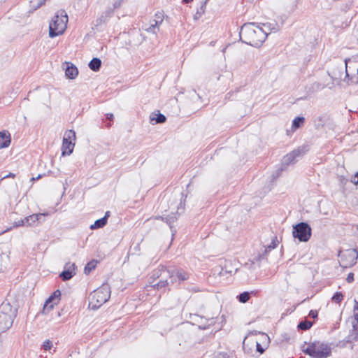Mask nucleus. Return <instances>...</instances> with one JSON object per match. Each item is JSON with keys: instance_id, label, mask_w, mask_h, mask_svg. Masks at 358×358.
Listing matches in <instances>:
<instances>
[{"instance_id": "nucleus-26", "label": "nucleus", "mask_w": 358, "mask_h": 358, "mask_svg": "<svg viewBox=\"0 0 358 358\" xmlns=\"http://www.w3.org/2000/svg\"><path fill=\"white\" fill-rule=\"evenodd\" d=\"M46 1L47 0H31L30 1L31 6L34 10H36L45 4Z\"/></svg>"}, {"instance_id": "nucleus-4", "label": "nucleus", "mask_w": 358, "mask_h": 358, "mask_svg": "<svg viewBox=\"0 0 358 358\" xmlns=\"http://www.w3.org/2000/svg\"><path fill=\"white\" fill-rule=\"evenodd\" d=\"M110 296V289L108 284H103L93 291L89 296V308L96 310L108 301Z\"/></svg>"}, {"instance_id": "nucleus-36", "label": "nucleus", "mask_w": 358, "mask_h": 358, "mask_svg": "<svg viewBox=\"0 0 358 358\" xmlns=\"http://www.w3.org/2000/svg\"><path fill=\"white\" fill-rule=\"evenodd\" d=\"M256 347H257V351L259 352L260 354H262L264 352L265 350H264V348H263L262 347L260 343H257Z\"/></svg>"}, {"instance_id": "nucleus-17", "label": "nucleus", "mask_w": 358, "mask_h": 358, "mask_svg": "<svg viewBox=\"0 0 358 358\" xmlns=\"http://www.w3.org/2000/svg\"><path fill=\"white\" fill-rule=\"evenodd\" d=\"M78 69L72 64L69 65V63H68L65 71L66 76L69 79H74L78 76Z\"/></svg>"}, {"instance_id": "nucleus-44", "label": "nucleus", "mask_w": 358, "mask_h": 358, "mask_svg": "<svg viewBox=\"0 0 358 358\" xmlns=\"http://www.w3.org/2000/svg\"><path fill=\"white\" fill-rule=\"evenodd\" d=\"M153 219H155V220H161L164 221V217L156 216V217H154Z\"/></svg>"}, {"instance_id": "nucleus-54", "label": "nucleus", "mask_w": 358, "mask_h": 358, "mask_svg": "<svg viewBox=\"0 0 358 358\" xmlns=\"http://www.w3.org/2000/svg\"><path fill=\"white\" fill-rule=\"evenodd\" d=\"M357 73H358V69H357Z\"/></svg>"}, {"instance_id": "nucleus-29", "label": "nucleus", "mask_w": 358, "mask_h": 358, "mask_svg": "<svg viewBox=\"0 0 358 358\" xmlns=\"http://www.w3.org/2000/svg\"><path fill=\"white\" fill-rule=\"evenodd\" d=\"M250 295L249 292H244L240 294L238 296V300L241 303H246L250 299Z\"/></svg>"}, {"instance_id": "nucleus-39", "label": "nucleus", "mask_w": 358, "mask_h": 358, "mask_svg": "<svg viewBox=\"0 0 358 358\" xmlns=\"http://www.w3.org/2000/svg\"><path fill=\"white\" fill-rule=\"evenodd\" d=\"M354 312V321L352 323H357L358 322V311H353Z\"/></svg>"}, {"instance_id": "nucleus-19", "label": "nucleus", "mask_w": 358, "mask_h": 358, "mask_svg": "<svg viewBox=\"0 0 358 358\" xmlns=\"http://www.w3.org/2000/svg\"><path fill=\"white\" fill-rule=\"evenodd\" d=\"M106 218L102 217L101 219L96 220L93 224L90 225V229L92 230H94L103 228L104 226L106 225Z\"/></svg>"}, {"instance_id": "nucleus-1", "label": "nucleus", "mask_w": 358, "mask_h": 358, "mask_svg": "<svg viewBox=\"0 0 358 358\" xmlns=\"http://www.w3.org/2000/svg\"><path fill=\"white\" fill-rule=\"evenodd\" d=\"M275 29L270 23L261 24L255 22L246 23L241 28L240 38L243 43L258 48L263 44L268 35Z\"/></svg>"}, {"instance_id": "nucleus-5", "label": "nucleus", "mask_w": 358, "mask_h": 358, "mask_svg": "<svg viewBox=\"0 0 358 358\" xmlns=\"http://www.w3.org/2000/svg\"><path fill=\"white\" fill-rule=\"evenodd\" d=\"M16 310L9 303L0 306V334L8 330L13 324Z\"/></svg>"}, {"instance_id": "nucleus-20", "label": "nucleus", "mask_w": 358, "mask_h": 358, "mask_svg": "<svg viewBox=\"0 0 358 358\" xmlns=\"http://www.w3.org/2000/svg\"><path fill=\"white\" fill-rule=\"evenodd\" d=\"M166 117L161 113L158 114H152L150 115V122L152 123V122L155 120V123H164L166 121Z\"/></svg>"}, {"instance_id": "nucleus-37", "label": "nucleus", "mask_w": 358, "mask_h": 358, "mask_svg": "<svg viewBox=\"0 0 358 358\" xmlns=\"http://www.w3.org/2000/svg\"><path fill=\"white\" fill-rule=\"evenodd\" d=\"M182 196H183V194H182L181 199H180V203L179 206H178V210H179L180 208L184 209V208H185V201L184 202L182 201Z\"/></svg>"}, {"instance_id": "nucleus-34", "label": "nucleus", "mask_w": 358, "mask_h": 358, "mask_svg": "<svg viewBox=\"0 0 358 358\" xmlns=\"http://www.w3.org/2000/svg\"><path fill=\"white\" fill-rule=\"evenodd\" d=\"M346 281L348 282V283H351L354 281V273H350L348 275V277L346 278Z\"/></svg>"}, {"instance_id": "nucleus-9", "label": "nucleus", "mask_w": 358, "mask_h": 358, "mask_svg": "<svg viewBox=\"0 0 358 358\" xmlns=\"http://www.w3.org/2000/svg\"><path fill=\"white\" fill-rule=\"evenodd\" d=\"M166 273L171 278L173 277L175 273L180 282L187 280L189 277V274L182 269L176 270V272L173 271H170L167 270L166 268L164 266H162L161 268H159L158 271H157L155 275H157L159 278Z\"/></svg>"}, {"instance_id": "nucleus-46", "label": "nucleus", "mask_w": 358, "mask_h": 358, "mask_svg": "<svg viewBox=\"0 0 358 358\" xmlns=\"http://www.w3.org/2000/svg\"><path fill=\"white\" fill-rule=\"evenodd\" d=\"M193 0H182V2L184 3H190L192 2Z\"/></svg>"}, {"instance_id": "nucleus-48", "label": "nucleus", "mask_w": 358, "mask_h": 358, "mask_svg": "<svg viewBox=\"0 0 358 358\" xmlns=\"http://www.w3.org/2000/svg\"><path fill=\"white\" fill-rule=\"evenodd\" d=\"M41 178V175H38V176L36 178V179L38 180V179H39V178Z\"/></svg>"}, {"instance_id": "nucleus-8", "label": "nucleus", "mask_w": 358, "mask_h": 358, "mask_svg": "<svg viewBox=\"0 0 358 358\" xmlns=\"http://www.w3.org/2000/svg\"><path fill=\"white\" fill-rule=\"evenodd\" d=\"M341 265L348 268L356 264L357 259V252L356 250L351 249L341 252L338 254Z\"/></svg>"}, {"instance_id": "nucleus-6", "label": "nucleus", "mask_w": 358, "mask_h": 358, "mask_svg": "<svg viewBox=\"0 0 358 358\" xmlns=\"http://www.w3.org/2000/svg\"><path fill=\"white\" fill-rule=\"evenodd\" d=\"M311 234V227L306 222H301L293 227L292 235L301 242L308 241Z\"/></svg>"}, {"instance_id": "nucleus-10", "label": "nucleus", "mask_w": 358, "mask_h": 358, "mask_svg": "<svg viewBox=\"0 0 358 358\" xmlns=\"http://www.w3.org/2000/svg\"><path fill=\"white\" fill-rule=\"evenodd\" d=\"M308 150V145H302L301 147L297 148L291 152L288 153L287 155L284 157L283 161L284 163L287 165L294 163L296 159L303 155Z\"/></svg>"}, {"instance_id": "nucleus-49", "label": "nucleus", "mask_w": 358, "mask_h": 358, "mask_svg": "<svg viewBox=\"0 0 358 358\" xmlns=\"http://www.w3.org/2000/svg\"><path fill=\"white\" fill-rule=\"evenodd\" d=\"M37 180V179H36V178H31V180H32V181H35V180Z\"/></svg>"}, {"instance_id": "nucleus-45", "label": "nucleus", "mask_w": 358, "mask_h": 358, "mask_svg": "<svg viewBox=\"0 0 358 358\" xmlns=\"http://www.w3.org/2000/svg\"><path fill=\"white\" fill-rule=\"evenodd\" d=\"M120 1H119V2L116 1V2H115V3H114V8H117L118 6H120Z\"/></svg>"}, {"instance_id": "nucleus-23", "label": "nucleus", "mask_w": 358, "mask_h": 358, "mask_svg": "<svg viewBox=\"0 0 358 358\" xmlns=\"http://www.w3.org/2000/svg\"><path fill=\"white\" fill-rule=\"evenodd\" d=\"M177 220V217L175 213H171L168 216L165 217L164 219V222H165L169 227L170 229L172 230L173 228V224Z\"/></svg>"}, {"instance_id": "nucleus-13", "label": "nucleus", "mask_w": 358, "mask_h": 358, "mask_svg": "<svg viewBox=\"0 0 358 358\" xmlns=\"http://www.w3.org/2000/svg\"><path fill=\"white\" fill-rule=\"evenodd\" d=\"M112 15L113 10L111 8H108V10L103 12L101 15L94 21V27L97 28L106 23Z\"/></svg>"}, {"instance_id": "nucleus-31", "label": "nucleus", "mask_w": 358, "mask_h": 358, "mask_svg": "<svg viewBox=\"0 0 358 358\" xmlns=\"http://www.w3.org/2000/svg\"><path fill=\"white\" fill-rule=\"evenodd\" d=\"M52 347V343L50 340H46L43 342V348L45 350H50Z\"/></svg>"}, {"instance_id": "nucleus-51", "label": "nucleus", "mask_w": 358, "mask_h": 358, "mask_svg": "<svg viewBox=\"0 0 358 358\" xmlns=\"http://www.w3.org/2000/svg\"><path fill=\"white\" fill-rule=\"evenodd\" d=\"M110 126H111V124H110V123H108V124H107V127H110Z\"/></svg>"}, {"instance_id": "nucleus-47", "label": "nucleus", "mask_w": 358, "mask_h": 358, "mask_svg": "<svg viewBox=\"0 0 358 358\" xmlns=\"http://www.w3.org/2000/svg\"><path fill=\"white\" fill-rule=\"evenodd\" d=\"M10 229H11V228H8V229H7L4 230L1 234H3V233H5V232H6V231H9Z\"/></svg>"}, {"instance_id": "nucleus-11", "label": "nucleus", "mask_w": 358, "mask_h": 358, "mask_svg": "<svg viewBox=\"0 0 358 358\" xmlns=\"http://www.w3.org/2000/svg\"><path fill=\"white\" fill-rule=\"evenodd\" d=\"M61 292L59 289L55 290L52 294H51L48 299L45 301V303L43 306L42 313L43 314H47L51 310L55 305H57L60 300Z\"/></svg>"}, {"instance_id": "nucleus-43", "label": "nucleus", "mask_w": 358, "mask_h": 358, "mask_svg": "<svg viewBox=\"0 0 358 358\" xmlns=\"http://www.w3.org/2000/svg\"><path fill=\"white\" fill-rule=\"evenodd\" d=\"M355 306L354 307L353 311H358V302L356 300H355Z\"/></svg>"}, {"instance_id": "nucleus-38", "label": "nucleus", "mask_w": 358, "mask_h": 358, "mask_svg": "<svg viewBox=\"0 0 358 358\" xmlns=\"http://www.w3.org/2000/svg\"><path fill=\"white\" fill-rule=\"evenodd\" d=\"M15 177V175L13 173H9L8 175L2 176V179H6L8 178H14Z\"/></svg>"}, {"instance_id": "nucleus-35", "label": "nucleus", "mask_w": 358, "mask_h": 358, "mask_svg": "<svg viewBox=\"0 0 358 358\" xmlns=\"http://www.w3.org/2000/svg\"><path fill=\"white\" fill-rule=\"evenodd\" d=\"M317 311L315 310H311L309 313V316L313 319H315L317 317Z\"/></svg>"}, {"instance_id": "nucleus-14", "label": "nucleus", "mask_w": 358, "mask_h": 358, "mask_svg": "<svg viewBox=\"0 0 358 358\" xmlns=\"http://www.w3.org/2000/svg\"><path fill=\"white\" fill-rule=\"evenodd\" d=\"M345 341L347 343H354L358 341V322L352 323V329L350 331L349 335L346 337Z\"/></svg>"}, {"instance_id": "nucleus-12", "label": "nucleus", "mask_w": 358, "mask_h": 358, "mask_svg": "<svg viewBox=\"0 0 358 358\" xmlns=\"http://www.w3.org/2000/svg\"><path fill=\"white\" fill-rule=\"evenodd\" d=\"M64 268V271H63L59 275V277L64 281L70 280L76 275V265L74 263L69 262L66 264Z\"/></svg>"}, {"instance_id": "nucleus-21", "label": "nucleus", "mask_w": 358, "mask_h": 358, "mask_svg": "<svg viewBox=\"0 0 358 358\" xmlns=\"http://www.w3.org/2000/svg\"><path fill=\"white\" fill-rule=\"evenodd\" d=\"M142 29L148 33H151L155 35L159 31V28H158L157 26H155L153 23H151L150 25L144 24L142 27Z\"/></svg>"}, {"instance_id": "nucleus-42", "label": "nucleus", "mask_w": 358, "mask_h": 358, "mask_svg": "<svg viewBox=\"0 0 358 358\" xmlns=\"http://www.w3.org/2000/svg\"><path fill=\"white\" fill-rule=\"evenodd\" d=\"M110 211H106L105 215L103 217L106 218V222H108V218L110 217Z\"/></svg>"}, {"instance_id": "nucleus-30", "label": "nucleus", "mask_w": 358, "mask_h": 358, "mask_svg": "<svg viewBox=\"0 0 358 358\" xmlns=\"http://www.w3.org/2000/svg\"><path fill=\"white\" fill-rule=\"evenodd\" d=\"M167 280H159L157 284H155L153 287L157 289L165 287L166 285H168Z\"/></svg>"}, {"instance_id": "nucleus-50", "label": "nucleus", "mask_w": 358, "mask_h": 358, "mask_svg": "<svg viewBox=\"0 0 358 358\" xmlns=\"http://www.w3.org/2000/svg\"><path fill=\"white\" fill-rule=\"evenodd\" d=\"M198 17H199L198 15H194V20H197Z\"/></svg>"}, {"instance_id": "nucleus-40", "label": "nucleus", "mask_w": 358, "mask_h": 358, "mask_svg": "<svg viewBox=\"0 0 358 358\" xmlns=\"http://www.w3.org/2000/svg\"><path fill=\"white\" fill-rule=\"evenodd\" d=\"M106 118L108 120H110V121L113 120V114H112V113L106 114Z\"/></svg>"}, {"instance_id": "nucleus-27", "label": "nucleus", "mask_w": 358, "mask_h": 358, "mask_svg": "<svg viewBox=\"0 0 358 358\" xmlns=\"http://www.w3.org/2000/svg\"><path fill=\"white\" fill-rule=\"evenodd\" d=\"M96 265V262L92 261L88 262L84 268V272L85 274H89L93 269L95 268Z\"/></svg>"}, {"instance_id": "nucleus-41", "label": "nucleus", "mask_w": 358, "mask_h": 358, "mask_svg": "<svg viewBox=\"0 0 358 358\" xmlns=\"http://www.w3.org/2000/svg\"><path fill=\"white\" fill-rule=\"evenodd\" d=\"M351 182H353L355 185L358 184V177L355 178V176L354 178L351 180Z\"/></svg>"}, {"instance_id": "nucleus-28", "label": "nucleus", "mask_w": 358, "mask_h": 358, "mask_svg": "<svg viewBox=\"0 0 358 358\" xmlns=\"http://www.w3.org/2000/svg\"><path fill=\"white\" fill-rule=\"evenodd\" d=\"M343 299V294L341 292H336L331 297V301L336 303H340Z\"/></svg>"}, {"instance_id": "nucleus-25", "label": "nucleus", "mask_w": 358, "mask_h": 358, "mask_svg": "<svg viewBox=\"0 0 358 358\" xmlns=\"http://www.w3.org/2000/svg\"><path fill=\"white\" fill-rule=\"evenodd\" d=\"M305 122V118L303 117H296L294 119L292 122V128L298 129Z\"/></svg>"}, {"instance_id": "nucleus-33", "label": "nucleus", "mask_w": 358, "mask_h": 358, "mask_svg": "<svg viewBox=\"0 0 358 358\" xmlns=\"http://www.w3.org/2000/svg\"><path fill=\"white\" fill-rule=\"evenodd\" d=\"M21 226H27V223H26L24 219L19 220L17 222H15L14 223V227H21Z\"/></svg>"}, {"instance_id": "nucleus-22", "label": "nucleus", "mask_w": 358, "mask_h": 358, "mask_svg": "<svg viewBox=\"0 0 358 358\" xmlns=\"http://www.w3.org/2000/svg\"><path fill=\"white\" fill-rule=\"evenodd\" d=\"M313 322L306 320L304 321L300 322L299 323L297 327L299 329H301L303 331H306V330H308L309 329H310L311 327L313 326Z\"/></svg>"}, {"instance_id": "nucleus-15", "label": "nucleus", "mask_w": 358, "mask_h": 358, "mask_svg": "<svg viewBox=\"0 0 358 358\" xmlns=\"http://www.w3.org/2000/svg\"><path fill=\"white\" fill-rule=\"evenodd\" d=\"M48 213H38L33 214L24 218V220L27 223V226H33L38 221H40L41 217L48 215Z\"/></svg>"}, {"instance_id": "nucleus-53", "label": "nucleus", "mask_w": 358, "mask_h": 358, "mask_svg": "<svg viewBox=\"0 0 358 358\" xmlns=\"http://www.w3.org/2000/svg\"><path fill=\"white\" fill-rule=\"evenodd\" d=\"M171 282L172 283H173L175 281H174V280H173V279H172Z\"/></svg>"}, {"instance_id": "nucleus-24", "label": "nucleus", "mask_w": 358, "mask_h": 358, "mask_svg": "<svg viewBox=\"0 0 358 358\" xmlns=\"http://www.w3.org/2000/svg\"><path fill=\"white\" fill-rule=\"evenodd\" d=\"M164 20V14L161 12H158L155 14V19L153 20V24L159 28Z\"/></svg>"}, {"instance_id": "nucleus-7", "label": "nucleus", "mask_w": 358, "mask_h": 358, "mask_svg": "<svg viewBox=\"0 0 358 358\" xmlns=\"http://www.w3.org/2000/svg\"><path fill=\"white\" fill-rule=\"evenodd\" d=\"M76 140V132L73 130H68L65 132L62 145V155H69L73 152Z\"/></svg>"}, {"instance_id": "nucleus-3", "label": "nucleus", "mask_w": 358, "mask_h": 358, "mask_svg": "<svg viewBox=\"0 0 358 358\" xmlns=\"http://www.w3.org/2000/svg\"><path fill=\"white\" fill-rule=\"evenodd\" d=\"M69 17L64 10H58L49 24V36L54 38L62 35L67 27Z\"/></svg>"}, {"instance_id": "nucleus-2", "label": "nucleus", "mask_w": 358, "mask_h": 358, "mask_svg": "<svg viewBox=\"0 0 358 358\" xmlns=\"http://www.w3.org/2000/svg\"><path fill=\"white\" fill-rule=\"evenodd\" d=\"M301 350L312 358H327L331 355V345L319 341L305 342L301 346Z\"/></svg>"}, {"instance_id": "nucleus-52", "label": "nucleus", "mask_w": 358, "mask_h": 358, "mask_svg": "<svg viewBox=\"0 0 358 358\" xmlns=\"http://www.w3.org/2000/svg\"><path fill=\"white\" fill-rule=\"evenodd\" d=\"M358 177V172L355 174V178Z\"/></svg>"}, {"instance_id": "nucleus-16", "label": "nucleus", "mask_w": 358, "mask_h": 358, "mask_svg": "<svg viewBox=\"0 0 358 358\" xmlns=\"http://www.w3.org/2000/svg\"><path fill=\"white\" fill-rule=\"evenodd\" d=\"M10 143V135L8 131H3L0 132V149L9 146Z\"/></svg>"}, {"instance_id": "nucleus-32", "label": "nucleus", "mask_w": 358, "mask_h": 358, "mask_svg": "<svg viewBox=\"0 0 358 358\" xmlns=\"http://www.w3.org/2000/svg\"><path fill=\"white\" fill-rule=\"evenodd\" d=\"M277 245H278L277 238L274 237V238L272 240L271 244L269 245H268L267 248L268 249V250H271L275 248Z\"/></svg>"}, {"instance_id": "nucleus-18", "label": "nucleus", "mask_w": 358, "mask_h": 358, "mask_svg": "<svg viewBox=\"0 0 358 358\" xmlns=\"http://www.w3.org/2000/svg\"><path fill=\"white\" fill-rule=\"evenodd\" d=\"M101 66V61L99 58H93L89 63V67L93 71H99Z\"/></svg>"}]
</instances>
